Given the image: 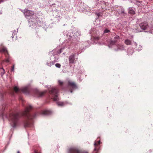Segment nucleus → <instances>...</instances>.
<instances>
[{"instance_id": "nucleus-24", "label": "nucleus", "mask_w": 153, "mask_h": 153, "mask_svg": "<svg viewBox=\"0 0 153 153\" xmlns=\"http://www.w3.org/2000/svg\"><path fill=\"white\" fill-rule=\"evenodd\" d=\"M136 4L138 6H139L140 4V1H136Z\"/></svg>"}, {"instance_id": "nucleus-23", "label": "nucleus", "mask_w": 153, "mask_h": 153, "mask_svg": "<svg viewBox=\"0 0 153 153\" xmlns=\"http://www.w3.org/2000/svg\"><path fill=\"white\" fill-rule=\"evenodd\" d=\"M110 32V30H108L107 29H105L104 32V33H108Z\"/></svg>"}, {"instance_id": "nucleus-5", "label": "nucleus", "mask_w": 153, "mask_h": 153, "mask_svg": "<svg viewBox=\"0 0 153 153\" xmlns=\"http://www.w3.org/2000/svg\"><path fill=\"white\" fill-rule=\"evenodd\" d=\"M68 153H88L87 152L79 150L75 148L69 149Z\"/></svg>"}, {"instance_id": "nucleus-11", "label": "nucleus", "mask_w": 153, "mask_h": 153, "mask_svg": "<svg viewBox=\"0 0 153 153\" xmlns=\"http://www.w3.org/2000/svg\"><path fill=\"white\" fill-rule=\"evenodd\" d=\"M45 93V92H40L39 91H37L36 94L38 97H41Z\"/></svg>"}, {"instance_id": "nucleus-19", "label": "nucleus", "mask_w": 153, "mask_h": 153, "mask_svg": "<svg viewBox=\"0 0 153 153\" xmlns=\"http://www.w3.org/2000/svg\"><path fill=\"white\" fill-rule=\"evenodd\" d=\"M53 62L52 61L50 62L49 63L47 62V63L46 64V65L49 66H51V65H53Z\"/></svg>"}, {"instance_id": "nucleus-27", "label": "nucleus", "mask_w": 153, "mask_h": 153, "mask_svg": "<svg viewBox=\"0 0 153 153\" xmlns=\"http://www.w3.org/2000/svg\"><path fill=\"white\" fill-rule=\"evenodd\" d=\"M121 13H124V10H121Z\"/></svg>"}, {"instance_id": "nucleus-2", "label": "nucleus", "mask_w": 153, "mask_h": 153, "mask_svg": "<svg viewBox=\"0 0 153 153\" xmlns=\"http://www.w3.org/2000/svg\"><path fill=\"white\" fill-rule=\"evenodd\" d=\"M58 90L55 88H53L49 91V94L51 96L52 98L54 101L59 100L58 97Z\"/></svg>"}, {"instance_id": "nucleus-17", "label": "nucleus", "mask_w": 153, "mask_h": 153, "mask_svg": "<svg viewBox=\"0 0 153 153\" xmlns=\"http://www.w3.org/2000/svg\"><path fill=\"white\" fill-rule=\"evenodd\" d=\"M125 43L126 45H130L131 44V40L128 39H127L125 40Z\"/></svg>"}, {"instance_id": "nucleus-16", "label": "nucleus", "mask_w": 153, "mask_h": 153, "mask_svg": "<svg viewBox=\"0 0 153 153\" xmlns=\"http://www.w3.org/2000/svg\"><path fill=\"white\" fill-rule=\"evenodd\" d=\"M5 71L3 68H0V75L2 76L5 73Z\"/></svg>"}, {"instance_id": "nucleus-26", "label": "nucleus", "mask_w": 153, "mask_h": 153, "mask_svg": "<svg viewBox=\"0 0 153 153\" xmlns=\"http://www.w3.org/2000/svg\"><path fill=\"white\" fill-rule=\"evenodd\" d=\"M34 153H41V152H38L37 150H35Z\"/></svg>"}, {"instance_id": "nucleus-13", "label": "nucleus", "mask_w": 153, "mask_h": 153, "mask_svg": "<svg viewBox=\"0 0 153 153\" xmlns=\"http://www.w3.org/2000/svg\"><path fill=\"white\" fill-rule=\"evenodd\" d=\"M115 40H112L111 42V44H114L116 42H117V40L119 39L120 38V37L118 36H116L114 37Z\"/></svg>"}, {"instance_id": "nucleus-9", "label": "nucleus", "mask_w": 153, "mask_h": 153, "mask_svg": "<svg viewBox=\"0 0 153 153\" xmlns=\"http://www.w3.org/2000/svg\"><path fill=\"white\" fill-rule=\"evenodd\" d=\"M4 54L6 57V59L5 60H3L2 62V63H3L5 61L6 62H10L9 59L10 57L9 56V55L8 54V52L4 53Z\"/></svg>"}, {"instance_id": "nucleus-22", "label": "nucleus", "mask_w": 153, "mask_h": 153, "mask_svg": "<svg viewBox=\"0 0 153 153\" xmlns=\"http://www.w3.org/2000/svg\"><path fill=\"white\" fill-rule=\"evenodd\" d=\"M55 65V66L57 68H59L61 67V65L59 63H56Z\"/></svg>"}, {"instance_id": "nucleus-12", "label": "nucleus", "mask_w": 153, "mask_h": 153, "mask_svg": "<svg viewBox=\"0 0 153 153\" xmlns=\"http://www.w3.org/2000/svg\"><path fill=\"white\" fill-rule=\"evenodd\" d=\"M52 113L51 111L49 110H45L42 111V114H43L48 115L51 114Z\"/></svg>"}, {"instance_id": "nucleus-25", "label": "nucleus", "mask_w": 153, "mask_h": 153, "mask_svg": "<svg viewBox=\"0 0 153 153\" xmlns=\"http://www.w3.org/2000/svg\"><path fill=\"white\" fill-rule=\"evenodd\" d=\"M14 69V65H13L12 67L11 71H13Z\"/></svg>"}, {"instance_id": "nucleus-20", "label": "nucleus", "mask_w": 153, "mask_h": 153, "mask_svg": "<svg viewBox=\"0 0 153 153\" xmlns=\"http://www.w3.org/2000/svg\"><path fill=\"white\" fill-rule=\"evenodd\" d=\"M57 104L59 106H64V103L62 102H57Z\"/></svg>"}, {"instance_id": "nucleus-7", "label": "nucleus", "mask_w": 153, "mask_h": 153, "mask_svg": "<svg viewBox=\"0 0 153 153\" xmlns=\"http://www.w3.org/2000/svg\"><path fill=\"white\" fill-rule=\"evenodd\" d=\"M139 26L141 29L144 30H146L149 27L148 23L146 22L140 23Z\"/></svg>"}, {"instance_id": "nucleus-18", "label": "nucleus", "mask_w": 153, "mask_h": 153, "mask_svg": "<svg viewBox=\"0 0 153 153\" xmlns=\"http://www.w3.org/2000/svg\"><path fill=\"white\" fill-rule=\"evenodd\" d=\"M0 52H2L5 53L8 52L7 51L6 48L3 47L1 50H0Z\"/></svg>"}, {"instance_id": "nucleus-4", "label": "nucleus", "mask_w": 153, "mask_h": 153, "mask_svg": "<svg viewBox=\"0 0 153 153\" xmlns=\"http://www.w3.org/2000/svg\"><path fill=\"white\" fill-rule=\"evenodd\" d=\"M13 90L16 93H18V92L21 91L25 94H28L29 93V89L27 87H25L19 89L17 86H15L13 88Z\"/></svg>"}, {"instance_id": "nucleus-15", "label": "nucleus", "mask_w": 153, "mask_h": 153, "mask_svg": "<svg viewBox=\"0 0 153 153\" xmlns=\"http://www.w3.org/2000/svg\"><path fill=\"white\" fill-rule=\"evenodd\" d=\"M58 84L60 86L62 89H64L63 85L64 83V82L61 80H59L58 81Z\"/></svg>"}, {"instance_id": "nucleus-3", "label": "nucleus", "mask_w": 153, "mask_h": 153, "mask_svg": "<svg viewBox=\"0 0 153 153\" xmlns=\"http://www.w3.org/2000/svg\"><path fill=\"white\" fill-rule=\"evenodd\" d=\"M67 84L68 87L71 93L73 92V90L78 88V86L76 83L71 80H68L67 82Z\"/></svg>"}, {"instance_id": "nucleus-1", "label": "nucleus", "mask_w": 153, "mask_h": 153, "mask_svg": "<svg viewBox=\"0 0 153 153\" xmlns=\"http://www.w3.org/2000/svg\"><path fill=\"white\" fill-rule=\"evenodd\" d=\"M32 107L29 105L25 108V110L21 114L20 113L13 112L10 114L9 120L11 126L13 127H16L19 123V120L22 115L25 117L24 121L25 127H33V119L35 118L36 114L31 115L29 113L30 110Z\"/></svg>"}, {"instance_id": "nucleus-29", "label": "nucleus", "mask_w": 153, "mask_h": 153, "mask_svg": "<svg viewBox=\"0 0 153 153\" xmlns=\"http://www.w3.org/2000/svg\"><path fill=\"white\" fill-rule=\"evenodd\" d=\"M3 0H0V4L1 3V2H3Z\"/></svg>"}, {"instance_id": "nucleus-21", "label": "nucleus", "mask_w": 153, "mask_h": 153, "mask_svg": "<svg viewBox=\"0 0 153 153\" xmlns=\"http://www.w3.org/2000/svg\"><path fill=\"white\" fill-rule=\"evenodd\" d=\"M100 38L99 36H96L94 37V39L95 41H98V40L100 39Z\"/></svg>"}, {"instance_id": "nucleus-8", "label": "nucleus", "mask_w": 153, "mask_h": 153, "mask_svg": "<svg viewBox=\"0 0 153 153\" xmlns=\"http://www.w3.org/2000/svg\"><path fill=\"white\" fill-rule=\"evenodd\" d=\"M24 13L25 15L27 16H32L34 15V12L31 10H28L27 9L24 10Z\"/></svg>"}, {"instance_id": "nucleus-6", "label": "nucleus", "mask_w": 153, "mask_h": 153, "mask_svg": "<svg viewBox=\"0 0 153 153\" xmlns=\"http://www.w3.org/2000/svg\"><path fill=\"white\" fill-rule=\"evenodd\" d=\"M100 144V140L95 141L94 143L95 148L94 150L93 153H98L99 149V145Z\"/></svg>"}, {"instance_id": "nucleus-10", "label": "nucleus", "mask_w": 153, "mask_h": 153, "mask_svg": "<svg viewBox=\"0 0 153 153\" xmlns=\"http://www.w3.org/2000/svg\"><path fill=\"white\" fill-rule=\"evenodd\" d=\"M69 63H74L75 60L74 55H71L69 58Z\"/></svg>"}, {"instance_id": "nucleus-30", "label": "nucleus", "mask_w": 153, "mask_h": 153, "mask_svg": "<svg viewBox=\"0 0 153 153\" xmlns=\"http://www.w3.org/2000/svg\"><path fill=\"white\" fill-rule=\"evenodd\" d=\"M121 47H122V48H121L122 49H123L124 48L123 47V45H122L121 46Z\"/></svg>"}, {"instance_id": "nucleus-28", "label": "nucleus", "mask_w": 153, "mask_h": 153, "mask_svg": "<svg viewBox=\"0 0 153 153\" xmlns=\"http://www.w3.org/2000/svg\"><path fill=\"white\" fill-rule=\"evenodd\" d=\"M20 99L22 102H23L24 100L21 98H20Z\"/></svg>"}, {"instance_id": "nucleus-31", "label": "nucleus", "mask_w": 153, "mask_h": 153, "mask_svg": "<svg viewBox=\"0 0 153 153\" xmlns=\"http://www.w3.org/2000/svg\"><path fill=\"white\" fill-rule=\"evenodd\" d=\"M17 153H20V152H19V151H18L17 152Z\"/></svg>"}, {"instance_id": "nucleus-14", "label": "nucleus", "mask_w": 153, "mask_h": 153, "mask_svg": "<svg viewBox=\"0 0 153 153\" xmlns=\"http://www.w3.org/2000/svg\"><path fill=\"white\" fill-rule=\"evenodd\" d=\"M128 13L130 14L134 15L135 14V12L133 10L132 7H129L128 9Z\"/></svg>"}]
</instances>
